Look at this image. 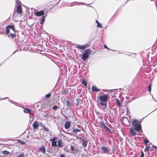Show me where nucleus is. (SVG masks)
I'll list each match as a JSON object with an SVG mask.
<instances>
[{
	"mask_svg": "<svg viewBox=\"0 0 157 157\" xmlns=\"http://www.w3.org/2000/svg\"><path fill=\"white\" fill-rule=\"evenodd\" d=\"M92 51L90 49H87L85 50V52L83 54L82 59L83 60H85L88 58L89 55L91 53Z\"/></svg>",
	"mask_w": 157,
	"mask_h": 157,
	"instance_id": "7ed1b4c3",
	"label": "nucleus"
},
{
	"mask_svg": "<svg viewBox=\"0 0 157 157\" xmlns=\"http://www.w3.org/2000/svg\"><path fill=\"white\" fill-rule=\"evenodd\" d=\"M24 111L26 113H29L30 114L31 113V112L30 109L27 108H25L24 110Z\"/></svg>",
	"mask_w": 157,
	"mask_h": 157,
	"instance_id": "f3484780",
	"label": "nucleus"
},
{
	"mask_svg": "<svg viewBox=\"0 0 157 157\" xmlns=\"http://www.w3.org/2000/svg\"><path fill=\"white\" fill-rule=\"evenodd\" d=\"M47 116V115H44V117H46Z\"/></svg>",
	"mask_w": 157,
	"mask_h": 157,
	"instance_id": "de8ad7c7",
	"label": "nucleus"
},
{
	"mask_svg": "<svg viewBox=\"0 0 157 157\" xmlns=\"http://www.w3.org/2000/svg\"><path fill=\"white\" fill-rule=\"evenodd\" d=\"M82 83L86 87H87V83L86 80L84 79H83L82 80Z\"/></svg>",
	"mask_w": 157,
	"mask_h": 157,
	"instance_id": "b1692460",
	"label": "nucleus"
},
{
	"mask_svg": "<svg viewBox=\"0 0 157 157\" xmlns=\"http://www.w3.org/2000/svg\"><path fill=\"white\" fill-rule=\"evenodd\" d=\"M20 143L22 144H25V142H24V141H21H21H20Z\"/></svg>",
	"mask_w": 157,
	"mask_h": 157,
	"instance_id": "a19ab883",
	"label": "nucleus"
},
{
	"mask_svg": "<svg viewBox=\"0 0 157 157\" xmlns=\"http://www.w3.org/2000/svg\"><path fill=\"white\" fill-rule=\"evenodd\" d=\"M90 45L89 44H85L84 45H77V48L80 49H85L88 47L90 46Z\"/></svg>",
	"mask_w": 157,
	"mask_h": 157,
	"instance_id": "0eeeda50",
	"label": "nucleus"
},
{
	"mask_svg": "<svg viewBox=\"0 0 157 157\" xmlns=\"http://www.w3.org/2000/svg\"><path fill=\"white\" fill-rule=\"evenodd\" d=\"M37 16H43L44 14V12L43 10H41L40 11H37L34 13Z\"/></svg>",
	"mask_w": 157,
	"mask_h": 157,
	"instance_id": "1a4fd4ad",
	"label": "nucleus"
},
{
	"mask_svg": "<svg viewBox=\"0 0 157 157\" xmlns=\"http://www.w3.org/2000/svg\"><path fill=\"white\" fill-rule=\"evenodd\" d=\"M20 157H25V155L23 154H20Z\"/></svg>",
	"mask_w": 157,
	"mask_h": 157,
	"instance_id": "ea45409f",
	"label": "nucleus"
},
{
	"mask_svg": "<svg viewBox=\"0 0 157 157\" xmlns=\"http://www.w3.org/2000/svg\"><path fill=\"white\" fill-rule=\"evenodd\" d=\"M130 132L131 134L133 136H135L136 135V133L134 131V129L132 128H130Z\"/></svg>",
	"mask_w": 157,
	"mask_h": 157,
	"instance_id": "4468645a",
	"label": "nucleus"
},
{
	"mask_svg": "<svg viewBox=\"0 0 157 157\" xmlns=\"http://www.w3.org/2000/svg\"><path fill=\"white\" fill-rule=\"evenodd\" d=\"M33 129H36L39 126V124L37 121H35L32 125Z\"/></svg>",
	"mask_w": 157,
	"mask_h": 157,
	"instance_id": "9d476101",
	"label": "nucleus"
},
{
	"mask_svg": "<svg viewBox=\"0 0 157 157\" xmlns=\"http://www.w3.org/2000/svg\"><path fill=\"white\" fill-rule=\"evenodd\" d=\"M116 102L117 103V106H120L121 105V103L120 102V101L118 99H116Z\"/></svg>",
	"mask_w": 157,
	"mask_h": 157,
	"instance_id": "bb28decb",
	"label": "nucleus"
},
{
	"mask_svg": "<svg viewBox=\"0 0 157 157\" xmlns=\"http://www.w3.org/2000/svg\"><path fill=\"white\" fill-rule=\"evenodd\" d=\"M109 98V95L107 94L100 96L98 97V99L100 101V104L102 106H106L107 102Z\"/></svg>",
	"mask_w": 157,
	"mask_h": 157,
	"instance_id": "f257e3e1",
	"label": "nucleus"
},
{
	"mask_svg": "<svg viewBox=\"0 0 157 157\" xmlns=\"http://www.w3.org/2000/svg\"><path fill=\"white\" fill-rule=\"evenodd\" d=\"M2 153L4 155H7L10 154V152L9 151L5 150L2 151Z\"/></svg>",
	"mask_w": 157,
	"mask_h": 157,
	"instance_id": "393cba45",
	"label": "nucleus"
},
{
	"mask_svg": "<svg viewBox=\"0 0 157 157\" xmlns=\"http://www.w3.org/2000/svg\"><path fill=\"white\" fill-rule=\"evenodd\" d=\"M122 123L124 125L126 126H130V123L128 118L123 117L121 120Z\"/></svg>",
	"mask_w": 157,
	"mask_h": 157,
	"instance_id": "39448f33",
	"label": "nucleus"
},
{
	"mask_svg": "<svg viewBox=\"0 0 157 157\" xmlns=\"http://www.w3.org/2000/svg\"><path fill=\"white\" fill-rule=\"evenodd\" d=\"M58 109V107L57 105H55L53 107V109L54 110H56Z\"/></svg>",
	"mask_w": 157,
	"mask_h": 157,
	"instance_id": "72a5a7b5",
	"label": "nucleus"
},
{
	"mask_svg": "<svg viewBox=\"0 0 157 157\" xmlns=\"http://www.w3.org/2000/svg\"><path fill=\"white\" fill-rule=\"evenodd\" d=\"M97 27L99 28H101L102 26V25L99 22L97 24Z\"/></svg>",
	"mask_w": 157,
	"mask_h": 157,
	"instance_id": "f704fd0d",
	"label": "nucleus"
},
{
	"mask_svg": "<svg viewBox=\"0 0 157 157\" xmlns=\"http://www.w3.org/2000/svg\"><path fill=\"white\" fill-rule=\"evenodd\" d=\"M71 125V123L69 121H67L65 123V128L66 129H68Z\"/></svg>",
	"mask_w": 157,
	"mask_h": 157,
	"instance_id": "9b49d317",
	"label": "nucleus"
},
{
	"mask_svg": "<svg viewBox=\"0 0 157 157\" xmlns=\"http://www.w3.org/2000/svg\"><path fill=\"white\" fill-rule=\"evenodd\" d=\"M51 93H49L45 96L44 99L45 100L47 99L50 98L51 96Z\"/></svg>",
	"mask_w": 157,
	"mask_h": 157,
	"instance_id": "a878e982",
	"label": "nucleus"
},
{
	"mask_svg": "<svg viewBox=\"0 0 157 157\" xmlns=\"http://www.w3.org/2000/svg\"><path fill=\"white\" fill-rule=\"evenodd\" d=\"M104 47L105 48H106V49H107L108 50H109V48L107 47V46L106 45H104Z\"/></svg>",
	"mask_w": 157,
	"mask_h": 157,
	"instance_id": "58836bf2",
	"label": "nucleus"
},
{
	"mask_svg": "<svg viewBox=\"0 0 157 157\" xmlns=\"http://www.w3.org/2000/svg\"><path fill=\"white\" fill-rule=\"evenodd\" d=\"M66 103L67 106V108H68L69 107H71V103L68 101L67 100L66 101Z\"/></svg>",
	"mask_w": 157,
	"mask_h": 157,
	"instance_id": "cd10ccee",
	"label": "nucleus"
},
{
	"mask_svg": "<svg viewBox=\"0 0 157 157\" xmlns=\"http://www.w3.org/2000/svg\"><path fill=\"white\" fill-rule=\"evenodd\" d=\"M92 90L93 91L96 92L99 91L101 90L100 89L98 88L96 86L94 85L92 87Z\"/></svg>",
	"mask_w": 157,
	"mask_h": 157,
	"instance_id": "f8f14e48",
	"label": "nucleus"
},
{
	"mask_svg": "<svg viewBox=\"0 0 157 157\" xmlns=\"http://www.w3.org/2000/svg\"><path fill=\"white\" fill-rule=\"evenodd\" d=\"M132 124L134 126V129L137 132H142L141 123L138 121L134 119L132 122Z\"/></svg>",
	"mask_w": 157,
	"mask_h": 157,
	"instance_id": "f03ea898",
	"label": "nucleus"
},
{
	"mask_svg": "<svg viewBox=\"0 0 157 157\" xmlns=\"http://www.w3.org/2000/svg\"><path fill=\"white\" fill-rule=\"evenodd\" d=\"M66 133H67V134H69V135L71 134L70 133H68V132H67V133H66Z\"/></svg>",
	"mask_w": 157,
	"mask_h": 157,
	"instance_id": "49530a36",
	"label": "nucleus"
},
{
	"mask_svg": "<svg viewBox=\"0 0 157 157\" xmlns=\"http://www.w3.org/2000/svg\"><path fill=\"white\" fill-rule=\"evenodd\" d=\"M20 142V140H18V142Z\"/></svg>",
	"mask_w": 157,
	"mask_h": 157,
	"instance_id": "3c124183",
	"label": "nucleus"
},
{
	"mask_svg": "<svg viewBox=\"0 0 157 157\" xmlns=\"http://www.w3.org/2000/svg\"><path fill=\"white\" fill-rule=\"evenodd\" d=\"M144 154L143 151L141 152V153L140 157H144Z\"/></svg>",
	"mask_w": 157,
	"mask_h": 157,
	"instance_id": "c9c22d12",
	"label": "nucleus"
},
{
	"mask_svg": "<svg viewBox=\"0 0 157 157\" xmlns=\"http://www.w3.org/2000/svg\"><path fill=\"white\" fill-rule=\"evenodd\" d=\"M22 11V9L21 6H20V13H21Z\"/></svg>",
	"mask_w": 157,
	"mask_h": 157,
	"instance_id": "37998d69",
	"label": "nucleus"
},
{
	"mask_svg": "<svg viewBox=\"0 0 157 157\" xmlns=\"http://www.w3.org/2000/svg\"><path fill=\"white\" fill-rule=\"evenodd\" d=\"M81 131V130L79 129H74L73 130V132L75 133L76 132H80Z\"/></svg>",
	"mask_w": 157,
	"mask_h": 157,
	"instance_id": "5701e85b",
	"label": "nucleus"
},
{
	"mask_svg": "<svg viewBox=\"0 0 157 157\" xmlns=\"http://www.w3.org/2000/svg\"><path fill=\"white\" fill-rule=\"evenodd\" d=\"M7 34L8 36L10 37L11 38H14L15 37L16 35L14 33H10Z\"/></svg>",
	"mask_w": 157,
	"mask_h": 157,
	"instance_id": "6ab92c4d",
	"label": "nucleus"
},
{
	"mask_svg": "<svg viewBox=\"0 0 157 157\" xmlns=\"http://www.w3.org/2000/svg\"><path fill=\"white\" fill-rule=\"evenodd\" d=\"M99 125L100 126V127L104 129H105L107 127V126L103 122H100L99 123Z\"/></svg>",
	"mask_w": 157,
	"mask_h": 157,
	"instance_id": "2eb2a0df",
	"label": "nucleus"
},
{
	"mask_svg": "<svg viewBox=\"0 0 157 157\" xmlns=\"http://www.w3.org/2000/svg\"><path fill=\"white\" fill-rule=\"evenodd\" d=\"M58 146L59 147H60L63 145V143L61 140H59L58 141Z\"/></svg>",
	"mask_w": 157,
	"mask_h": 157,
	"instance_id": "aec40b11",
	"label": "nucleus"
},
{
	"mask_svg": "<svg viewBox=\"0 0 157 157\" xmlns=\"http://www.w3.org/2000/svg\"><path fill=\"white\" fill-rule=\"evenodd\" d=\"M16 2L17 3H18L17 7V12L19 14H20V3L18 2V0H17Z\"/></svg>",
	"mask_w": 157,
	"mask_h": 157,
	"instance_id": "dca6fc26",
	"label": "nucleus"
},
{
	"mask_svg": "<svg viewBox=\"0 0 157 157\" xmlns=\"http://www.w3.org/2000/svg\"><path fill=\"white\" fill-rule=\"evenodd\" d=\"M57 139V138L56 137L53 138L51 140L52 141L51 145L53 147H57V145L56 144V141H55V140Z\"/></svg>",
	"mask_w": 157,
	"mask_h": 157,
	"instance_id": "6e6552de",
	"label": "nucleus"
},
{
	"mask_svg": "<svg viewBox=\"0 0 157 157\" xmlns=\"http://www.w3.org/2000/svg\"><path fill=\"white\" fill-rule=\"evenodd\" d=\"M153 147L154 148H156L157 147H156V146H154V145H153Z\"/></svg>",
	"mask_w": 157,
	"mask_h": 157,
	"instance_id": "c03bdc74",
	"label": "nucleus"
},
{
	"mask_svg": "<svg viewBox=\"0 0 157 157\" xmlns=\"http://www.w3.org/2000/svg\"><path fill=\"white\" fill-rule=\"evenodd\" d=\"M45 16H43L41 17V20H40L41 21L40 22L41 24L42 25L43 24V23L45 21Z\"/></svg>",
	"mask_w": 157,
	"mask_h": 157,
	"instance_id": "412c9836",
	"label": "nucleus"
},
{
	"mask_svg": "<svg viewBox=\"0 0 157 157\" xmlns=\"http://www.w3.org/2000/svg\"><path fill=\"white\" fill-rule=\"evenodd\" d=\"M101 149L103 153L109 154V152L110 151V149L109 147L103 146L101 147Z\"/></svg>",
	"mask_w": 157,
	"mask_h": 157,
	"instance_id": "20e7f679",
	"label": "nucleus"
},
{
	"mask_svg": "<svg viewBox=\"0 0 157 157\" xmlns=\"http://www.w3.org/2000/svg\"><path fill=\"white\" fill-rule=\"evenodd\" d=\"M144 142L145 145H146L149 142V140L147 139H145L144 140Z\"/></svg>",
	"mask_w": 157,
	"mask_h": 157,
	"instance_id": "473e14b6",
	"label": "nucleus"
},
{
	"mask_svg": "<svg viewBox=\"0 0 157 157\" xmlns=\"http://www.w3.org/2000/svg\"><path fill=\"white\" fill-rule=\"evenodd\" d=\"M67 148V147H65V148H64V149Z\"/></svg>",
	"mask_w": 157,
	"mask_h": 157,
	"instance_id": "8fccbe9b",
	"label": "nucleus"
},
{
	"mask_svg": "<svg viewBox=\"0 0 157 157\" xmlns=\"http://www.w3.org/2000/svg\"><path fill=\"white\" fill-rule=\"evenodd\" d=\"M96 22L97 23V24L99 23V22L97 20H96Z\"/></svg>",
	"mask_w": 157,
	"mask_h": 157,
	"instance_id": "a18cd8bd",
	"label": "nucleus"
},
{
	"mask_svg": "<svg viewBox=\"0 0 157 157\" xmlns=\"http://www.w3.org/2000/svg\"><path fill=\"white\" fill-rule=\"evenodd\" d=\"M150 149V147L146 146L144 149V151H148Z\"/></svg>",
	"mask_w": 157,
	"mask_h": 157,
	"instance_id": "7c9ffc66",
	"label": "nucleus"
},
{
	"mask_svg": "<svg viewBox=\"0 0 157 157\" xmlns=\"http://www.w3.org/2000/svg\"><path fill=\"white\" fill-rule=\"evenodd\" d=\"M60 157H65V155L63 154H61L60 155Z\"/></svg>",
	"mask_w": 157,
	"mask_h": 157,
	"instance_id": "79ce46f5",
	"label": "nucleus"
},
{
	"mask_svg": "<svg viewBox=\"0 0 157 157\" xmlns=\"http://www.w3.org/2000/svg\"><path fill=\"white\" fill-rule=\"evenodd\" d=\"M148 90L149 92L150 93H151V84H150L148 86Z\"/></svg>",
	"mask_w": 157,
	"mask_h": 157,
	"instance_id": "c756f323",
	"label": "nucleus"
},
{
	"mask_svg": "<svg viewBox=\"0 0 157 157\" xmlns=\"http://www.w3.org/2000/svg\"><path fill=\"white\" fill-rule=\"evenodd\" d=\"M10 29H11L14 32H15V29L14 28V25H8L6 27V33L7 34H8V33H10Z\"/></svg>",
	"mask_w": 157,
	"mask_h": 157,
	"instance_id": "423d86ee",
	"label": "nucleus"
},
{
	"mask_svg": "<svg viewBox=\"0 0 157 157\" xmlns=\"http://www.w3.org/2000/svg\"><path fill=\"white\" fill-rule=\"evenodd\" d=\"M18 157H20V155H18Z\"/></svg>",
	"mask_w": 157,
	"mask_h": 157,
	"instance_id": "09e8293b",
	"label": "nucleus"
},
{
	"mask_svg": "<svg viewBox=\"0 0 157 157\" xmlns=\"http://www.w3.org/2000/svg\"><path fill=\"white\" fill-rule=\"evenodd\" d=\"M39 150L41 151L43 153H45L46 152V149L45 147L43 145L39 148Z\"/></svg>",
	"mask_w": 157,
	"mask_h": 157,
	"instance_id": "ddd939ff",
	"label": "nucleus"
},
{
	"mask_svg": "<svg viewBox=\"0 0 157 157\" xmlns=\"http://www.w3.org/2000/svg\"><path fill=\"white\" fill-rule=\"evenodd\" d=\"M71 151H74V148L73 147L72 145H71Z\"/></svg>",
	"mask_w": 157,
	"mask_h": 157,
	"instance_id": "e433bc0d",
	"label": "nucleus"
},
{
	"mask_svg": "<svg viewBox=\"0 0 157 157\" xmlns=\"http://www.w3.org/2000/svg\"><path fill=\"white\" fill-rule=\"evenodd\" d=\"M41 126L44 129V131H46L47 132H49V130L48 128H46L43 125H41Z\"/></svg>",
	"mask_w": 157,
	"mask_h": 157,
	"instance_id": "c85d7f7f",
	"label": "nucleus"
},
{
	"mask_svg": "<svg viewBox=\"0 0 157 157\" xmlns=\"http://www.w3.org/2000/svg\"><path fill=\"white\" fill-rule=\"evenodd\" d=\"M68 93V90H65L62 91V95H67Z\"/></svg>",
	"mask_w": 157,
	"mask_h": 157,
	"instance_id": "4be33fe9",
	"label": "nucleus"
},
{
	"mask_svg": "<svg viewBox=\"0 0 157 157\" xmlns=\"http://www.w3.org/2000/svg\"><path fill=\"white\" fill-rule=\"evenodd\" d=\"M87 142L84 139L82 140V145L84 147H86L87 146Z\"/></svg>",
	"mask_w": 157,
	"mask_h": 157,
	"instance_id": "a211bd4d",
	"label": "nucleus"
},
{
	"mask_svg": "<svg viewBox=\"0 0 157 157\" xmlns=\"http://www.w3.org/2000/svg\"><path fill=\"white\" fill-rule=\"evenodd\" d=\"M156 151H157V150H156Z\"/></svg>",
	"mask_w": 157,
	"mask_h": 157,
	"instance_id": "603ef678",
	"label": "nucleus"
},
{
	"mask_svg": "<svg viewBox=\"0 0 157 157\" xmlns=\"http://www.w3.org/2000/svg\"><path fill=\"white\" fill-rule=\"evenodd\" d=\"M105 129L107 130L109 132H110L111 133H113V132L109 128L107 127Z\"/></svg>",
	"mask_w": 157,
	"mask_h": 157,
	"instance_id": "2f4dec72",
	"label": "nucleus"
},
{
	"mask_svg": "<svg viewBox=\"0 0 157 157\" xmlns=\"http://www.w3.org/2000/svg\"><path fill=\"white\" fill-rule=\"evenodd\" d=\"M77 102L76 105H78L79 104V100L77 99Z\"/></svg>",
	"mask_w": 157,
	"mask_h": 157,
	"instance_id": "4c0bfd02",
	"label": "nucleus"
}]
</instances>
